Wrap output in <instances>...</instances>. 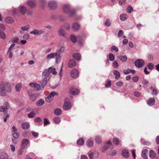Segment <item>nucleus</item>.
Masks as SVG:
<instances>
[{
  "mask_svg": "<svg viewBox=\"0 0 159 159\" xmlns=\"http://www.w3.org/2000/svg\"><path fill=\"white\" fill-rule=\"evenodd\" d=\"M86 144L88 147H91L93 146V142L92 140L89 139L86 142Z\"/></svg>",
  "mask_w": 159,
  "mask_h": 159,
  "instance_id": "36",
  "label": "nucleus"
},
{
  "mask_svg": "<svg viewBox=\"0 0 159 159\" xmlns=\"http://www.w3.org/2000/svg\"><path fill=\"white\" fill-rule=\"evenodd\" d=\"M148 152V150L147 149H145L142 151L141 156L143 159H148V157L147 156Z\"/></svg>",
  "mask_w": 159,
  "mask_h": 159,
  "instance_id": "18",
  "label": "nucleus"
},
{
  "mask_svg": "<svg viewBox=\"0 0 159 159\" xmlns=\"http://www.w3.org/2000/svg\"><path fill=\"white\" fill-rule=\"evenodd\" d=\"M11 87L10 83L1 82L0 83V93L1 96L6 95V90L8 92L11 91Z\"/></svg>",
  "mask_w": 159,
  "mask_h": 159,
  "instance_id": "1",
  "label": "nucleus"
},
{
  "mask_svg": "<svg viewBox=\"0 0 159 159\" xmlns=\"http://www.w3.org/2000/svg\"><path fill=\"white\" fill-rule=\"evenodd\" d=\"M50 77L49 76H47V77H45V78L43 80V81L40 82L41 85L42 89H43L45 86L46 85V84L47 83Z\"/></svg>",
  "mask_w": 159,
  "mask_h": 159,
  "instance_id": "10",
  "label": "nucleus"
},
{
  "mask_svg": "<svg viewBox=\"0 0 159 159\" xmlns=\"http://www.w3.org/2000/svg\"><path fill=\"white\" fill-rule=\"evenodd\" d=\"M123 31L122 30H120L118 33V36L119 37H121L122 36L123 34Z\"/></svg>",
  "mask_w": 159,
  "mask_h": 159,
  "instance_id": "64",
  "label": "nucleus"
},
{
  "mask_svg": "<svg viewBox=\"0 0 159 159\" xmlns=\"http://www.w3.org/2000/svg\"><path fill=\"white\" fill-rule=\"evenodd\" d=\"M113 73L115 75V78L116 79H118L120 76V73L119 71L116 70H114Z\"/></svg>",
  "mask_w": 159,
  "mask_h": 159,
  "instance_id": "35",
  "label": "nucleus"
},
{
  "mask_svg": "<svg viewBox=\"0 0 159 159\" xmlns=\"http://www.w3.org/2000/svg\"><path fill=\"white\" fill-rule=\"evenodd\" d=\"M127 15L125 14H121L120 16V18L121 20L125 21L127 19Z\"/></svg>",
  "mask_w": 159,
  "mask_h": 159,
  "instance_id": "39",
  "label": "nucleus"
},
{
  "mask_svg": "<svg viewBox=\"0 0 159 159\" xmlns=\"http://www.w3.org/2000/svg\"><path fill=\"white\" fill-rule=\"evenodd\" d=\"M42 121V119L40 117H37L34 119V122H38Z\"/></svg>",
  "mask_w": 159,
  "mask_h": 159,
  "instance_id": "54",
  "label": "nucleus"
},
{
  "mask_svg": "<svg viewBox=\"0 0 159 159\" xmlns=\"http://www.w3.org/2000/svg\"><path fill=\"white\" fill-rule=\"evenodd\" d=\"M111 50H115L116 52H117L118 51V48L115 46H112L111 48Z\"/></svg>",
  "mask_w": 159,
  "mask_h": 159,
  "instance_id": "51",
  "label": "nucleus"
},
{
  "mask_svg": "<svg viewBox=\"0 0 159 159\" xmlns=\"http://www.w3.org/2000/svg\"><path fill=\"white\" fill-rule=\"evenodd\" d=\"M145 63L142 59H138L134 62V64L136 67L140 68L144 65Z\"/></svg>",
  "mask_w": 159,
  "mask_h": 159,
  "instance_id": "5",
  "label": "nucleus"
},
{
  "mask_svg": "<svg viewBox=\"0 0 159 159\" xmlns=\"http://www.w3.org/2000/svg\"><path fill=\"white\" fill-rule=\"evenodd\" d=\"M62 113L61 110L60 108H56L54 111V113L57 116H59Z\"/></svg>",
  "mask_w": 159,
  "mask_h": 159,
  "instance_id": "27",
  "label": "nucleus"
},
{
  "mask_svg": "<svg viewBox=\"0 0 159 159\" xmlns=\"http://www.w3.org/2000/svg\"><path fill=\"white\" fill-rule=\"evenodd\" d=\"M44 33V31L43 30H39L36 29H34L33 31L30 32V33L34 35H39L43 34Z\"/></svg>",
  "mask_w": 159,
  "mask_h": 159,
  "instance_id": "8",
  "label": "nucleus"
},
{
  "mask_svg": "<svg viewBox=\"0 0 159 159\" xmlns=\"http://www.w3.org/2000/svg\"><path fill=\"white\" fill-rule=\"evenodd\" d=\"M84 143L83 139L82 138H80L77 141V143L80 145H82Z\"/></svg>",
  "mask_w": 159,
  "mask_h": 159,
  "instance_id": "42",
  "label": "nucleus"
},
{
  "mask_svg": "<svg viewBox=\"0 0 159 159\" xmlns=\"http://www.w3.org/2000/svg\"><path fill=\"white\" fill-rule=\"evenodd\" d=\"M29 143L30 141L28 139H24L22 141L21 147L22 148H25L27 147V145Z\"/></svg>",
  "mask_w": 159,
  "mask_h": 159,
  "instance_id": "14",
  "label": "nucleus"
},
{
  "mask_svg": "<svg viewBox=\"0 0 159 159\" xmlns=\"http://www.w3.org/2000/svg\"><path fill=\"white\" fill-rule=\"evenodd\" d=\"M53 121L55 123L58 124L61 121L60 118L57 116L53 118Z\"/></svg>",
  "mask_w": 159,
  "mask_h": 159,
  "instance_id": "40",
  "label": "nucleus"
},
{
  "mask_svg": "<svg viewBox=\"0 0 159 159\" xmlns=\"http://www.w3.org/2000/svg\"><path fill=\"white\" fill-rule=\"evenodd\" d=\"M59 34L62 36L64 37L65 36V32L62 29L60 30L59 31Z\"/></svg>",
  "mask_w": 159,
  "mask_h": 159,
  "instance_id": "45",
  "label": "nucleus"
},
{
  "mask_svg": "<svg viewBox=\"0 0 159 159\" xmlns=\"http://www.w3.org/2000/svg\"><path fill=\"white\" fill-rule=\"evenodd\" d=\"M68 98H66L65 99V101L64 103L63 108L65 110H69L71 107V103L68 101H66V100H68Z\"/></svg>",
  "mask_w": 159,
  "mask_h": 159,
  "instance_id": "6",
  "label": "nucleus"
},
{
  "mask_svg": "<svg viewBox=\"0 0 159 159\" xmlns=\"http://www.w3.org/2000/svg\"><path fill=\"white\" fill-rule=\"evenodd\" d=\"M15 44H14V43H13L12 44L11 46H10V47L9 48V49H8V52H10L11 51V49L13 48V47H14L15 45Z\"/></svg>",
  "mask_w": 159,
  "mask_h": 159,
  "instance_id": "63",
  "label": "nucleus"
},
{
  "mask_svg": "<svg viewBox=\"0 0 159 159\" xmlns=\"http://www.w3.org/2000/svg\"><path fill=\"white\" fill-rule=\"evenodd\" d=\"M111 82L110 81H107L106 84H105V87H109L111 86Z\"/></svg>",
  "mask_w": 159,
  "mask_h": 159,
  "instance_id": "55",
  "label": "nucleus"
},
{
  "mask_svg": "<svg viewBox=\"0 0 159 159\" xmlns=\"http://www.w3.org/2000/svg\"><path fill=\"white\" fill-rule=\"evenodd\" d=\"M56 55V52L49 54L47 56L46 58L47 59H51L54 57Z\"/></svg>",
  "mask_w": 159,
  "mask_h": 159,
  "instance_id": "31",
  "label": "nucleus"
},
{
  "mask_svg": "<svg viewBox=\"0 0 159 159\" xmlns=\"http://www.w3.org/2000/svg\"><path fill=\"white\" fill-rule=\"evenodd\" d=\"M63 11L65 13H69L70 16H73L75 13V11L74 10L70 9V6L66 4L63 7Z\"/></svg>",
  "mask_w": 159,
  "mask_h": 159,
  "instance_id": "2",
  "label": "nucleus"
},
{
  "mask_svg": "<svg viewBox=\"0 0 159 159\" xmlns=\"http://www.w3.org/2000/svg\"><path fill=\"white\" fill-rule=\"evenodd\" d=\"M154 66L153 64L152 63H149L147 66L148 68L150 70H152Z\"/></svg>",
  "mask_w": 159,
  "mask_h": 159,
  "instance_id": "49",
  "label": "nucleus"
},
{
  "mask_svg": "<svg viewBox=\"0 0 159 159\" xmlns=\"http://www.w3.org/2000/svg\"><path fill=\"white\" fill-rule=\"evenodd\" d=\"M10 108V106L9 103L7 102H6L4 104V106H0V112H5L7 110H8Z\"/></svg>",
  "mask_w": 159,
  "mask_h": 159,
  "instance_id": "7",
  "label": "nucleus"
},
{
  "mask_svg": "<svg viewBox=\"0 0 159 159\" xmlns=\"http://www.w3.org/2000/svg\"><path fill=\"white\" fill-rule=\"evenodd\" d=\"M0 159H8L7 154L5 152H2L0 155Z\"/></svg>",
  "mask_w": 159,
  "mask_h": 159,
  "instance_id": "24",
  "label": "nucleus"
},
{
  "mask_svg": "<svg viewBox=\"0 0 159 159\" xmlns=\"http://www.w3.org/2000/svg\"><path fill=\"white\" fill-rule=\"evenodd\" d=\"M52 68L51 67H49L48 70H45L43 73V76L47 77V76H49V74L51 73L52 71Z\"/></svg>",
  "mask_w": 159,
  "mask_h": 159,
  "instance_id": "11",
  "label": "nucleus"
},
{
  "mask_svg": "<svg viewBox=\"0 0 159 159\" xmlns=\"http://www.w3.org/2000/svg\"><path fill=\"white\" fill-rule=\"evenodd\" d=\"M105 25L107 26H109L111 25V22L109 19H107L106 20V21L105 22Z\"/></svg>",
  "mask_w": 159,
  "mask_h": 159,
  "instance_id": "47",
  "label": "nucleus"
},
{
  "mask_svg": "<svg viewBox=\"0 0 159 159\" xmlns=\"http://www.w3.org/2000/svg\"><path fill=\"white\" fill-rule=\"evenodd\" d=\"M44 102L43 99H40L38 101L36 102V104L38 106H41L43 105Z\"/></svg>",
  "mask_w": 159,
  "mask_h": 159,
  "instance_id": "33",
  "label": "nucleus"
},
{
  "mask_svg": "<svg viewBox=\"0 0 159 159\" xmlns=\"http://www.w3.org/2000/svg\"><path fill=\"white\" fill-rule=\"evenodd\" d=\"M34 88V89L36 91H39L42 89L41 85L40 86L39 84L37 83H35Z\"/></svg>",
  "mask_w": 159,
  "mask_h": 159,
  "instance_id": "37",
  "label": "nucleus"
},
{
  "mask_svg": "<svg viewBox=\"0 0 159 159\" xmlns=\"http://www.w3.org/2000/svg\"><path fill=\"white\" fill-rule=\"evenodd\" d=\"M70 39L71 41L74 43L76 41V38L74 35H72L70 36Z\"/></svg>",
  "mask_w": 159,
  "mask_h": 159,
  "instance_id": "43",
  "label": "nucleus"
},
{
  "mask_svg": "<svg viewBox=\"0 0 159 159\" xmlns=\"http://www.w3.org/2000/svg\"><path fill=\"white\" fill-rule=\"evenodd\" d=\"M30 124L27 122L23 123L21 124V127L24 129H26L30 127Z\"/></svg>",
  "mask_w": 159,
  "mask_h": 159,
  "instance_id": "22",
  "label": "nucleus"
},
{
  "mask_svg": "<svg viewBox=\"0 0 159 159\" xmlns=\"http://www.w3.org/2000/svg\"><path fill=\"white\" fill-rule=\"evenodd\" d=\"M71 76L74 78H76L79 75V72L76 69H73L72 70L70 73Z\"/></svg>",
  "mask_w": 159,
  "mask_h": 159,
  "instance_id": "9",
  "label": "nucleus"
},
{
  "mask_svg": "<svg viewBox=\"0 0 159 159\" xmlns=\"http://www.w3.org/2000/svg\"><path fill=\"white\" fill-rule=\"evenodd\" d=\"M30 27V26L28 25H26L25 26H23L21 27V29L22 30H27Z\"/></svg>",
  "mask_w": 159,
  "mask_h": 159,
  "instance_id": "52",
  "label": "nucleus"
},
{
  "mask_svg": "<svg viewBox=\"0 0 159 159\" xmlns=\"http://www.w3.org/2000/svg\"><path fill=\"white\" fill-rule=\"evenodd\" d=\"M27 4L31 8H34L36 6L35 0H29L27 1Z\"/></svg>",
  "mask_w": 159,
  "mask_h": 159,
  "instance_id": "12",
  "label": "nucleus"
},
{
  "mask_svg": "<svg viewBox=\"0 0 159 159\" xmlns=\"http://www.w3.org/2000/svg\"><path fill=\"white\" fill-rule=\"evenodd\" d=\"M48 6L51 9H54L57 7V3L55 1H50L48 2Z\"/></svg>",
  "mask_w": 159,
  "mask_h": 159,
  "instance_id": "13",
  "label": "nucleus"
},
{
  "mask_svg": "<svg viewBox=\"0 0 159 159\" xmlns=\"http://www.w3.org/2000/svg\"><path fill=\"white\" fill-rule=\"evenodd\" d=\"M44 126H45L48 124H50V122L48 120L47 118H45L44 119Z\"/></svg>",
  "mask_w": 159,
  "mask_h": 159,
  "instance_id": "50",
  "label": "nucleus"
},
{
  "mask_svg": "<svg viewBox=\"0 0 159 159\" xmlns=\"http://www.w3.org/2000/svg\"><path fill=\"white\" fill-rule=\"evenodd\" d=\"M35 114L34 112L31 111L28 114V116L29 118H32L34 117Z\"/></svg>",
  "mask_w": 159,
  "mask_h": 159,
  "instance_id": "41",
  "label": "nucleus"
},
{
  "mask_svg": "<svg viewBox=\"0 0 159 159\" xmlns=\"http://www.w3.org/2000/svg\"><path fill=\"white\" fill-rule=\"evenodd\" d=\"M80 27V25L78 23H75L73 24L72 29L73 30L76 31L79 29Z\"/></svg>",
  "mask_w": 159,
  "mask_h": 159,
  "instance_id": "17",
  "label": "nucleus"
},
{
  "mask_svg": "<svg viewBox=\"0 0 159 159\" xmlns=\"http://www.w3.org/2000/svg\"><path fill=\"white\" fill-rule=\"evenodd\" d=\"M113 143L116 145H118L119 144V141L117 138H115L113 140Z\"/></svg>",
  "mask_w": 159,
  "mask_h": 159,
  "instance_id": "46",
  "label": "nucleus"
},
{
  "mask_svg": "<svg viewBox=\"0 0 159 159\" xmlns=\"http://www.w3.org/2000/svg\"><path fill=\"white\" fill-rule=\"evenodd\" d=\"M58 93H57L53 91L47 97L46 101L48 102H50L53 99L55 95H57Z\"/></svg>",
  "mask_w": 159,
  "mask_h": 159,
  "instance_id": "3",
  "label": "nucleus"
},
{
  "mask_svg": "<svg viewBox=\"0 0 159 159\" xmlns=\"http://www.w3.org/2000/svg\"><path fill=\"white\" fill-rule=\"evenodd\" d=\"M155 102V99L153 98H150L147 101L148 104L150 106H153Z\"/></svg>",
  "mask_w": 159,
  "mask_h": 159,
  "instance_id": "19",
  "label": "nucleus"
},
{
  "mask_svg": "<svg viewBox=\"0 0 159 159\" xmlns=\"http://www.w3.org/2000/svg\"><path fill=\"white\" fill-rule=\"evenodd\" d=\"M117 58L122 61H125L127 59V57L125 55L118 56L117 57Z\"/></svg>",
  "mask_w": 159,
  "mask_h": 159,
  "instance_id": "30",
  "label": "nucleus"
},
{
  "mask_svg": "<svg viewBox=\"0 0 159 159\" xmlns=\"http://www.w3.org/2000/svg\"><path fill=\"white\" fill-rule=\"evenodd\" d=\"M116 84L117 87H120L121 86L123 85V83L121 81H118L116 83Z\"/></svg>",
  "mask_w": 159,
  "mask_h": 159,
  "instance_id": "53",
  "label": "nucleus"
},
{
  "mask_svg": "<svg viewBox=\"0 0 159 159\" xmlns=\"http://www.w3.org/2000/svg\"><path fill=\"white\" fill-rule=\"evenodd\" d=\"M76 65V62L74 60L71 59L68 62V66L70 68L73 67Z\"/></svg>",
  "mask_w": 159,
  "mask_h": 159,
  "instance_id": "16",
  "label": "nucleus"
},
{
  "mask_svg": "<svg viewBox=\"0 0 159 159\" xmlns=\"http://www.w3.org/2000/svg\"><path fill=\"white\" fill-rule=\"evenodd\" d=\"M109 146L107 145L103 147L102 148V151L103 152H104L107 149L109 148Z\"/></svg>",
  "mask_w": 159,
  "mask_h": 159,
  "instance_id": "56",
  "label": "nucleus"
},
{
  "mask_svg": "<svg viewBox=\"0 0 159 159\" xmlns=\"http://www.w3.org/2000/svg\"><path fill=\"white\" fill-rule=\"evenodd\" d=\"M28 93L29 95L30 96L31 99L33 100H34V95L32 93V90H29L28 91Z\"/></svg>",
  "mask_w": 159,
  "mask_h": 159,
  "instance_id": "44",
  "label": "nucleus"
},
{
  "mask_svg": "<svg viewBox=\"0 0 159 159\" xmlns=\"http://www.w3.org/2000/svg\"><path fill=\"white\" fill-rule=\"evenodd\" d=\"M65 48L64 47L61 46L60 48H58L56 50V53L60 54L63 53L65 52Z\"/></svg>",
  "mask_w": 159,
  "mask_h": 159,
  "instance_id": "25",
  "label": "nucleus"
},
{
  "mask_svg": "<svg viewBox=\"0 0 159 159\" xmlns=\"http://www.w3.org/2000/svg\"><path fill=\"white\" fill-rule=\"evenodd\" d=\"M56 55L55 57H56V62L57 63L59 62L61 59V55L60 54L56 52Z\"/></svg>",
  "mask_w": 159,
  "mask_h": 159,
  "instance_id": "26",
  "label": "nucleus"
},
{
  "mask_svg": "<svg viewBox=\"0 0 159 159\" xmlns=\"http://www.w3.org/2000/svg\"><path fill=\"white\" fill-rule=\"evenodd\" d=\"M113 67L115 68H117L118 67V64L117 62L116 61H114L113 62Z\"/></svg>",
  "mask_w": 159,
  "mask_h": 159,
  "instance_id": "58",
  "label": "nucleus"
},
{
  "mask_svg": "<svg viewBox=\"0 0 159 159\" xmlns=\"http://www.w3.org/2000/svg\"><path fill=\"white\" fill-rule=\"evenodd\" d=\"M122 155L125 158H128L129 155V152L126 150H124L122 151Z\"/></svg>",
  "mask_w": 159,
  "mask_h": 159,
  "instance_id": "20",
  "label": "nucleus"
},
{
  "mask_svg": "<svg viewBox=\"0 0 159 159\" xmlns=\"http://www.w3.org/2000/svg\"><path fill=\"white\" fill-rule=\"evenodd\" d=\"M95 140L96 143L98 144L100 143L102 141L101 138L98 135H97L95 137Z\"/></svg>",
  "mask_w": 159,
  "mask_h": 159,
  "instance_id": "29",
  "label": "nucleus"
},
{
  "mask_svg": "<svg viewBox=\"0 0 159 159\" xmlns=\"http://www.w3.org/2000/svg\"><path fill=\"white\" fill-rule=\"evenodd\" d=\"M0 38L4 39L6 38V35L4 32L0 30Z\"/></svg>",
  "mask_w": 159,
  "mask_h": 159,
  "instance_id": "38",
  "label": "nucleus"
},
{
  "mask_svg": "<svg viewBox=\"0 0 159 159\" xmlns=\"http://www.w3.org/2000/svg\"><path fill=\"white\" fill-rule=\"evenodd\" d=\"M131 72V69H128L126 70H124L123 73L125 75L128 74Z\"/></svg>",
  "mask_w": 159,
  "mask_h": 159,
  "instance_id": "57",
  "label": "nucleus"
},
{
  "mask_svg": "<svg viewBox=\"0 0 159 159\" xmlns=\"http://www.w3.org/2000/svg\"><path fill=\"white\" fill-rule=\"evenodd\" d=\"M116 152L115 150H113L109 154L110 156H114L116 154Z\"/></svg>",
  "mask_w": 159,
  "mask_h": 159,
  "instance_id": "61",
  "label": "nucleus"
},
{
  "mask_svg": "<svg viewBox=\"0 0 159 159\" xmlns=\"http://www.w3.org/2000/svg\"><path fill=\"white\" fill-rule=\"evenodd\" d=\"M109 57L111 61H112L114 60L115 59V57L114 55L112 54H109Z\"/></svg>",
  "mask_w": 159,
  "mask_h": 159,
  "instance_id": "48",
  "label": "nucleus"
},
{
  "mask_svg": "<svg viewBox=\"0 0 159 159\" xmlns=\"http://www.w3.org/2000/svg\"><path fill=\"white\" fill-rule=\"evenodd\" d=\"M99 153L97 151L93 152L90 151L89 153V157L90 159H95L98 157Z\"/></svg>",
  "mask_w": 159,
  "mask_h": 159,
  "instance_id": "4",
  "label": "nucleus"
},
{
  "mask_svg": "<svg viewBox=\"0 0 159 159\" xmlns=\"http://www.w3.org/2000/svg\"><path fill=\"white\" fill-rule=\"evenodd\" d=\"M29 132L27 131H25L23 134V136L24 137H26L28 135Z\"/></svg>",
  "mask_w": 159,
  "mask_h": 159,
  "instance_id": "62",
  "label": "nucleus"
},
{
  "mask_svg": "<svg viewBox=\"0 0 159 159\" xmlns=\"http://www.w3.org/2000/svg\"><path fill=\"white\" fill-rule=\"evenodd\" d=\"M26 11V7L23 6H20L19 7V11L20 13L22 15H24Z\"/></svg>",
  "mask_w": 159,
  "mask_h": 159,
  "instance_id": "15",
  "label": "nucleus"
},
{
  "mask_svg": "<svg viewBox=\"0 0 159 159\" xmlns=\"http://www.w3.org/2000/svg\"><path fill=\"white\" fill-rule=\"evenodd\" d=\"M131 151H132V155L134 158V159H135V158L136 157V155L135 154V150L133 149V150H132Z\"/></svg>",
  "mask_w": 159,
  "mask_h": 159,
  "instance_id": "60",
  "label": "nucleus"
},
{
  "mask_svg": "<svg viewBox=\"0 0 159 159\" xmlns=\"http://www.w3.org/2000/svg\"><path fill=\"white\" fill-rule=\"evenodd\" d=\"M5 21L7 23H11L14 22V20L13 18L8 17L5 18Z\"/></svg>",
  "mask_w": 159,
  "mask_h": 159,
  "instance_id": "21",
  "label": "nucleus"
},
{
  "mask_svg": "<svg viewBox=\"0 0 159 159\" xmlns=\"http://www.w3.org/2000/svg\"><path fill=\"white\" fill-rule=\"evenodd\" d=\"M79 93V90L78 89H72L70 90V94L72 95L78 94Z\"/></svg>",
  "mask_w": 159,
  "mask_h": 159,
  "instance_id": "23",
  "label": "nucleus"
},
{
  "mask_svg": "<svg viewBox=\"0 0 159 159\" xmlns=\"http://www.w3.org/2000/svg\"><path fill=\"white\" fill-rule=\"evenodd\" d=\"M22 84L21 83H18L16 85V90L17 92L20 91L22 88Z\"/></svg>",
  "mask_w": 159,
  "mask_h": 159,
  "instance_id": "34",
  "label": "nucleus"
},
{
  "mask_svg": "<svg viewBox=\"0 0 159 159\" xmlns=\"http://www.w3.org/2000/svg\"><path fill=\"white\" fill-rule=\"evenodd\" d=\"M73 57L76 60H79L81 58V55L79 53H75L73 55Z\"/></svg>",
  "mask_w": 159,
  "mask_h": 159,
  "instance_id": "32",
  "label": "nucleus"
},
{
  "mask_svg": "<svg viewBox=\"0 0 159 159\" xmlns=\"http://www.w3.org/2000/svg\"><path fill=\"white\" fill-rule=\"evenodd\" d=\"M13 137L16 139H17L19 137V134L16 132H15L13 134Z\"/></svg>",
  "mask_w": 159,
  "mask_h": 159,
  "instance_id": "59",
  "label": "nucleus"
},
{
  "mask_svg": "<svg viewBox=\"0 0 159 159\" xmlns=\"http://www.w3.org/2000/svg\"><path fill=\"white\" fill-rule=\"evenodd\" d=\"M149 157L152 158H155L156 157V154L154 151L152 150H151L149 152Z\"/></svg>",
  "mask_w": 159,
  "mask_h": 159,
  "instance_id": "28",
  "label": "nucleus"
}]
</instances>
